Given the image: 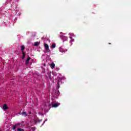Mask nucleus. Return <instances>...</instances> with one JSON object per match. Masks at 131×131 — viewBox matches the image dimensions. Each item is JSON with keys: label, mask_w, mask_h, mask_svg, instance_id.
<instances>
[{"label": "nucleus", "mask_w": 131, "mask_h": 131, "mask_svg": "<svg viewBox=\"0 0 131 131\" xmlns=\"http://www.w3.org/2000/svg\"><path fill=\"white\" fill-rule=\"evenodd\" d=\"M44 47H45V49L46 50V52H45V53H50L51 52V50H50V48L49 47V45L46 43H44Z\"/></svg>", "instance_id": "nucleus-1"}, {"label": "nucleus", "mask_w": 131, "mask_h": 131, "mask_svg": "<svg viewBox=\"0 0 131 131\" xmlns=\"http://www.w3.org/2000/svg\"><path fill=\"white\" fill-rule=\"evenodd\" d=\"M61 80H62V78H61V77H58L57 85V89H60V82L61 81Z\"/></svg>", "instance_id": "nucleus-2"}, {"label": "nucleus", "mask_w": 131, "mask_h": 131, "mask_svg": "<svg viewBox=\"0 0 131 131\" xmlns=\"http://www.w3.org/2000/svg\"><path fill=\"white\" fill-rule=\"evenodd\" d=\"M30 59H31V58L29 56L27 58V59L25 62L26 65H28V64H29V61H30Z\"/></svg>", "instance_id": "nucleus-3"}, {"label": "nucleus", "mask_w": 131, "mask_h": 131, "mask_svg": "<svg viewBox=\"0 0 131 131\" xmlns=\"http://www.w3.org/2000/svg\"><path fill=\"white\" fill-rule=\"evenodd\" d=\"M60 105V104H58V103H54L52 104V107L53 108H57V107H58V106H59Z\"/></svg>", "instance_id": "nucleus-4"}, {"label": "nucleus", "mask_w": 131, "mask_h": 131, "mask_svg": "<svg viewBox=\"0 0 131 131\" xmlns=\"http://www.w3.org/2000/svg\"><path fill=\"white\" fill-rule=\"evenodd\" d=\"M21 114L23 116H24L25 117H26V116L28 115L26 112H23V113H21Z\"/></svg>", "instance_id": "nucleus-5"}, {"label": "nucleus", "mask_w": 131, "mask_h": 131, "mask_svg": "<svg viewBox=\"0 0 131 131\" xmlns=\"http://www.w3.org/2000/svg\"><path fill=\"white\" fill-rule=\"evenodd\" d=\"M50 67L52 69H54V68H55V63H54V62H52L51 64H50Z\"/></svg>", "instance_id": "nucleus-6"}, {"label": "nucleus", "mask_w": 131, "mask_h": 131, "mask_svg": "<svg viewBox=\"0 0 131 131\" xmlns=\"http://www.w3.org/2000/svg\"><path fill=\"white\" fill-rule=\"evenodd\" d=\"M3 109L4 110H7V109H8V105H7L6 104H4L3 105Z\"/></svg>", "instance_id": "nucleus-7"}, {"label": "nucleus", "mask_w": 131, "mask_h": 131, "mask_svg": "<svg viewBox=\"0 0 131 131\" xmlns=\"http://www.w3.org/2000/svg\"><path fill=\"white\" fill-rule=\"evenodd\" d=\"M17 127V125H12V129H13V130H15V129H16V128Z\"/></svg>", "instance_id": "nucleus-8"}, {"label": "nucleus", "mask_w": 131, "mask_h": 131, "mask_svg": "<svg viewBox=\"0 0 131 131\" xmlns=\"http://www.w3.org/2000/svg\"><path fill=\"white\" fill-rule=\"evenodd\" d=\"M24 50H25V47L24 46H22L21 47V51L22 53L24 52Z\"/></svg>", "instance_id": "nucleus-9"}, {"label": "nucleus", "mask_w": 131, "mask_h": 131, "mask_svg": "<svg viewBox=\"0 0 131 131\" xmlns=\"http://www.w3.org/2000/svg\"><path fill=\"white\" fill-rule=\"evenodd\" d=\"M34 46L35 47H38V46H39V42H35L34 43Z\"/></svg>", "instance_id": "nucleus-10"}, {"label": "nucleus", "mask_w": 131, "mask_h": 131, "mask_svg": "<svg viewBox=\"0 0 131 131\" xmlns=\"http://www.w3.org/2000/svg\"><path fill=\"white\" fill-rule=\"evenodd\" d=\"M51 48H52L53 49H55V48H56V43H52Z\"/></svg>", "instance_id": "nucleus-11"}, {"label": "nucleus", "mask_w": 131, "mask_h": 131, "mask_svg": "<svg viewBox=\"0 0 131 131\" xmlns=\"http://www.w3.org/2000/svg\"><path fill=\"white\" fill-rule=\"evenodd\" d=\"M23 53V57L22 59H24L25 58V56H26V53L25 52H22Z\"/></svg>", "instance_id": "nucleus-12"}, {"label": "nucleus", "mask_w": 131, "mask_h": 131, "mask_svg": "<svg viewBox=\"0 0 131 131\" xmlns=\"http://www.w3.org/2000/svg\"><path fill=\"white\" fill-rule=\"evenodd\" d=\"M52 75H54V76H57V74L56 72H52Z\"/></svg>", "instance_id": "nucleus-13"}, {"label": "nucleus", "mask_w": 131, "mask_h": 131, "mask_svg": "<svg viewBox=\"0 0 131 131\" xmlns=\"http://www.w3.org/2000/svg\"><path fill=\"white\" fill-rule=\"evenodd\" d=\"M17 131H24V129L22 128H17Z\"/></svg>", "instance_id": "nucleus-14"}, {"label": "nucleus", "mask_w": 131, "mask_h": 131, "mask_svg": "<svg viewBox=\"0 0 131 131\" xmlns=\"http://www.w3.org/2000/svg\"><path fill=\"white\" fill-rule=\"evenodd\" d=\"M49 77L50 79H52V77H51V74H49Z\"/></svg>", "instance_id": "nucleus-15"}, {"label": "nucleus", "mask_w": 131, "mask_h": 131, "mask_svg": "<svg viewBox=\"0 0 131 131\" xmlns=\"http://www.w3.org/2000/svg\"><path fill=\"white\" fill-rule=\"evenodd\" d=\"M31 129H32V130H35V128L34 127H32V128H31Z\"/></svg>", "instance_id": "nucleus-16"}, {"label": "nucleus", "mask_w": 131, "mask_h": 131, "mask_svg": "<svg viewBox=\"0 0 131 131\" xmlns=\"http://www.w3.org/2000/svg\"><path fill=\"white\" fill-rule=\"evenodd\" d=\"M41 121H42V120H38V122H40Z\"/></svg>", "instance_id": "nucleus-17"}, {"label": "nucleus", "mask_w": 131, "mask_h": 131, "mask_svg": "<svg viewBox=\"0 0 131 131\" xmlns=\"http://www.w3.org/2000/svg\"><path fill=\"white\" fill-rule=\"evenodd\" d=\"M34 122H35V123H36V122H37V121L36 120H34Z\"/></svg>", "instance_id": "nucleus-18"}, {"label": "nucleus", "mask_w": 131, "mask_h": 131, "mask_svg": "<svg viewBox=\"0 0 131 131\" xmlns=\"http://www.w3.org/2000/svg\"><path fill=\"white\" fill-rule=\"evenodd\" d=\"M51 104L49 105V107H51Z\"/></svg>", "instance_id": "nucleus-19"}, {"label": "nucleus", "mask_w": 131, "mask_h": 131, "mask_svg": "<svg viewBox=\"0 0 131 131\" xmlns=\"http://www.w3.org/2000/svg\"><path fill=\"white\" fill-rule=\"evenodd\" d=\"M29 114H32V113L31 112H29Z\"/></svg>", "instance_id": "nucleus-20"}, {"label": "nucleus", "mask_w": 131, "mask_h": 131, "mask_svg": "<svg viewBox=\"0 0 131 131\" xmlns=\"http://www.w3.org/2000/svg\"><path fill=\"white\" fill-rule=\"evenodd\" d=\"M17 125H20V124L17 123Z\"/></svg>", "instance_id": "nucleus-21"}, {"label": "nucleus", "mask_w": 131, "mask_h": 131, "mask_svg": "<svg viewBox=\"0 0 131 131\" xmlns=\"http://www.w3.org/2000/svg\"><path fill=\"white\" fill-rule=\"evenodd\" d=\"M18 15H19V16H20V14L18 13Z\"/></svg>", "instance_id": "nucleus-22"}, {"label": "nucleus", "mask_w": 131, "mask_h": 131, "mask_svg": "<svg viewBox=\"0 0 131 131\" xmlns=\"http://www.w3.org/2000/svg\"><path fill=\"white\" fill-rule=\"evenodd\" d=\"M108 45H111V43H109Z\"/></svg>", "instance_id": "nucleus-23"}, {"label": "nucleus", "mask_w": 131, "mask_h": 131, "mask_svg": "<svg viewBox=\"0 0 131 131\" xmlns=\"http://www.w3.org/2000/svg\"><path fill=\"white\" fill-rule=\"evenodd\" d=\"M0 131H2V130H0Z\"/></svg>", "instance_id": "nucleus-24"}]
</instances>
